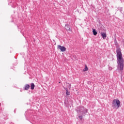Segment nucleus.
I'll return each instance as SVG.
<instances>
[{
	"mask_svg": "<svg viewBox=\"0 0 124 124\" xmlns=\"http://www.w3.org/2000/svg\"><path fill=\"white\" fill-rule=\"evenodd\" d=\"M117 53V70L119 71H123L124 70V60L123 58V54H122V51L121 48L118 47L116 49Z\"/></svg>",
	"mask_w": 124,
	"mask_h": 124,
	"instance_id": "nucleus-1",
	"label": "nucleus"
},
{
	"mask_svg": "<svg viewBox=\"0 0 124 124\" xmlns=\"http://www.w3.org/2000/svg\"><path fill=\"white\" fill-rule=\"evenodd\" d=\"M120 105L121 102L119 100L115 99L113 100L112 107L114 109H118V108H120Z\"/></svg>",
	"mask_w": 124,
	"mask_h": 124,
	"instance_id": "nucleus-2",
	"label": "nucleus"
},
{
	"mask_svg": "<svg viewBox=\"0 0 124 124\" xmlns=\"http://www.w3.org/2000/svg\"><path fill=\"white\" fill-rule=\"evenodd\" d=\"M77 111L78 113H80L82 115H83V114H86V113L88 112V110L87 109H85L83 107H78Z\"/></svg>",
	"mask_w": 124,
	"mask_h": 124,
	"instance_id": "nucleus-3",
	"label": "nucleus"
},
{
	"mask_svg": "<svg viewBox=\"0 0 124 124\" xmlns=\"http://www.w3.org/2000/svg\"><path fill=\"white\" fill-rule=\"evenodd\" d=\"M58 49L61 51V52H65L66 50V48L63 46H62L61 45L58 46Z\"/></svg>",
	"mask_w": 124,
	"mask_h": 124,
	"instance_id": "nucleus-4",
	"label": "nucleus"
},
{
	"mask_svg": "<svg viewBox=\"0 0 124 124\" xmlns=\"http://www.w3.org/2000/svg\"><path fill=\"white\" fill-rule=\"evenodd\" d=\"M101 35L103 38V39H105V38H106V37H107L106 33L102 32L101 34Z\"/></svg>",
	"mask_w": 124,
	"mask_h": 124,
	"instance_id": "nucleus-5",
	"label": "nucleus"
},
{
	"mask_svg": "<svg viewBox=\"0 0 124 124\" xmlns=\"http://www.w3.org/2000/svg\"><path fill=\"white\" fill-rule=\"evenodd\" d=\"M30 85H29V84H26V85H25V90H26V91H28V90H29V89H30Z\"/></svg>",
	"mask_w": 124,
	"mask_h": 124,
	"instance_id": "nucleus-6",
	"label": "nucleus"
},
{
	"mask_svg": "<svg viewBox=\"0 0 124 124\" xmlns=\"http://www.w3.org/2000/svg\"><path fill=\"white\" fill-rule=\"evenodd\" d=\"M65 29L67 31H70V28H69L68 24H65Z\"/></svg>",
	"mask_w": 124,
	"mask_h": 124,
	"instance_id": "nucleus-7",
	"label": "nucleus"
},
{
	"mask_svg": "<svg viewBox=\"0 0 124 124\" xmlns=\"http://www.w3.org/2000/svg\"><path fill=\"white\" fill-rule=\"evenodd\" d=\"M34 87H35L34 83H31V90H34Z\"/></svg>",
	"mask_w": 124,
	"mask_h": 124,
	"instance_id": "nucleus-8",
	"label": "nucleus"
},
{
	"mask_svg": "<svg viewBox=\"0 0 124 124\" xmlns=\"http://www.w3.org/2000/svg\"><path fill=\"white\" fill-rule=\"evenodd\" d=\"M93 35H96V34H97V32L95 31V29H93Z\"/></svg>",
	"mask_w": 124,
	"mask_h": 124,
	"instance_id": "nucleus-9",
	"label": "nucleus"
},
{
	"mask_svg": "<svg viewBox=\"0 0 124 124\" xmlns=\"http://www.w3.org/2000/svg\"><path fill=\"white\" fill-rule=\"evenodd\" d=\"M83 71H88V66L85 65V68L83 69Z\"/></svg>",
	"mask_w": 124,
	"mask_h": 124,
	"instance_id": "nucleus-10",
	"label": "nucleus"
},
{
	"mask_svg": "<svg viewBox=\"0 0 124 124\" xmlns=\"http://www.w3.org/2000/svg\"><path fill=\"white\" fill-rule=\"evenodd\" d=\"M70 94V93L68 92V90H66V94L67 95H69Z\"/></svg>",
	"mask_w": 124,
	"mask_h": 124,
	"instance_id": "nucleus-11",
	"label": "nucleus"
},
{
	"mask_svg": "<svg viewBox=\"0 0 124 124\" xmlns=\"http://www.w3.org/2000/svg\"><path fill=\"white\" fill-rule=\"evenodd\" d=\"M78 118H79V120H80V121H82V120L83 119V116H79L78 117Z\"/></svg>",
	"mask_w": 124,
	"mask_h": 124,
	"instance_id": "nucleus-12",
	"label": "nucleus"
},
{
	"mask_svg": "<svg viewBox=\"0 0 124 124\" xmlns=\"http://www.w3.org/2000/svg\"><path fill=\"white\" fill-rule=\"evenodd\" d=\"M108 69H109V70H112V67H109Z\"/></svg>",
	"mask_w": 124,
	"mask_h": 124,
	"instance_id": "nucleus-13",
	"label": "nucleus"
},
{
	"mask_svg": "<svg viewBox=\"0 0 124 124\" xmlns=\"http://www.w3.org/2000/svg\"><path fill=\"white\" fill-rule=\"evenodd\" d=\"M71 87V85H70L69 89H70Z\"/></svg>",
	"mask_w": 124,
	"mask_h": 124,
	"instance_id": "nucleus-14",
	"label": "nucleus"
}]
</instances>
